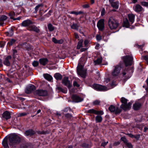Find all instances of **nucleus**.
I'll return each instance as SVG.
<instances>
[{
  "label": "nucleus",
  "mask_w": 148,
  "mask_h": 148,
  "mask_svg": "<svg viewBox=\"0 0 148 148\" xmlns=\"http://www.w3.org/2000/svg\"><path fill=\"white\" fill-rule=\"evenodd\" d=\"M9 144L10 145L13 146L18 144L20 142V138L17 135L13 134L8 137Z\"/></svg>",
  "instance_id": "obj_1"
},
{
  "label": "nucleus",
  "mask_w": 148,
  "mask_h": 148,
  "mask_svg": "<svg viewBox=\"0 0 148 148\" xmlns=\"http://www.w3.org/2000/svg\"><path fill=\"white\" fill-rule=\"evenodd\" d=\"M108 25L110 29H116L119 26V24L117 20L111 17L108 20Z\"/></svg>",
  "instance_id": "obj_2"
},
{
  "label": "nucleus",
  "mask_w": 148,
  "mask_h": 148,
  "mask_svg": "<svg viewBox=\"0 0 148 148\" xmlns=\"http://www.w3.org/2000/svg\"><path fill=\"white\" fill-rule=\"evenodd\" d=\"M126 66L131 65L133 60V58L129 55L123 56L122 58Z\"/></svg>",
  "instance_id": "obj_3"
},
{
  "label": "nucleus",
  "mask_w": 148,
  "mask_h": 148,
  "mask_svg": "<svg viewBox=\"0 0 148 148\" xmlns=\"http://www.w3.org/2000/svg\"><path fill=\"white\" fill-rule=\"evenodd\" d=\"M92 87L94 89L99 91L106 90H107L106 87L96 84H93Z\"/></svg>",
  "instance_id": "obj_4"
},
{
  "label": "nucleus",
  "mask_w": 148,
  "mask_h": 148,
  "mask_svg": "<svg viewBox=\"0 0 148 148\" xmlns=\"http://www.w3.org/2000/svg\"><path fill=\"white\" fill-rule=\"evenodd\" d=\"M36 94L40 96H45L47 95V92L46 90H37L34 92Z\"/></svg>",
  "instance_id": "obj_5"
},
{
  "label": "nucleus",
  "mask_w": 148,
  "mask_h": 148,
  "mask_svg": "<svg viewBox=\"0 0 148 148\" xmlns=\"http://www.w3.org/2000/svg\"><path fill=\"white\" fill-rule=\"evenodd\" d=\"M114 67V69L112 72V75L114 76H117L119 74L121 68L118 65L115 66Z\"/></svg>",
  "instance_id": "obj_6"
},
{
  "label": "nucleus",
  "mask_w": 148,
  "mask_h": 148,
  "mask_svg": "<svg viewBox=\"0 0 148 148\" xmlns=\"http://www.w3.org/2000/svg\"><path fill=\"white\" fill-rule=\"evenodd\" d=\"M62 83L69 88L71 86V84L69 80V78L67 77H65L62 81Z\"/></svg>",
  "instance_id": "obj_7"
},
{
  "label": "nucleus",
  "mask_w": 148,
  "mask_h": 148,
  "mask_svg": "<svg viewBox=\"0 0 148 148\" xmlns=\"http://www.w3.org/2000/svg\"><path fill=\"white\" fill-rule=\"evenodd\" d=\"M27 29L29 31H34L37 33H39L40 32V29L34 25H30L29 26L27 27Z\"/></svg>",
  "instance_id": "obj_8"
},
{
  "label": "nucleus",
  "mask_w": 148,
  "mask_h": 148,
  "mask_svg": "<svg viewBox=\"0 0 148 148\" xmlns=\"http://www.w3.org/2000/svg\"><path fill=\"white\" fill-rule=\"evenodd\" d=\"M121 140L123 142L127 148H133V145L131 143L129 142L125 137H122L121 138Z\"/></svg>",
  "instance_id": "obj_9"
},
{
  "label": "nucleus",
  "mask_w": 148,
  "mask_h": 148,
  "mask_svg": "<svg viewBox=\"0 0 148 148\" xmlns=\"http://www.w3.org/2000/svg\"><path fill=\"white\" fill-rule=\"evenodd\" d=\"M104 20L103 19H100L98 22L97 24V26L100 31H102L104 27Z\"/></svg>",
  "instance_id": "obj_10"
},
{
  "label": "nucleus",
  "mask_w": 148,
  "mask_h": 148,
  "mask_svg": "<svg viewBox=\"0 0 148 148\" xmlns=\"http://www.w3.org/2000/svg\"><path fill=\"white\" fill-rule=\"evenodd\" d=\"M132 103L131 102H129L126 104H122L121 106V108L125 111L129 110L131 108Z\"/></svg>",
  "instance_id": "obj_11"
},
{
  "label": "nucleus",
  "mask_w": 148,
  "mask_h": 148,
  "mask_svg": "<svg viewBox=\"0 0 148 148\" xmlns=\"http://www.w3.org/2000/svg\"><path fill=\"white\" fill-rule=\"evenodd\" d=\"M33 24V22L29 19L23 21L21 23V25L23 27H28L30 25Z\"/></svg>",
  "instance_id": "obj_12"
},
{
  "label": "nucleus",
  "mask_w": 148,
  "mask_h": 148,
  "mask_svg": "<svg viewBox=\"0 0 148 148\" xmlns=\"http://www.w3.org/2000/svg\"><path fill=\"white\" fill-rule=\"evenodd\" d=\"M12 59V57L9 56L6 57L3 62V64L7 66H10V62Z\"/></svg>",
  "instance_id": "obj_13"
},
{
  "label": "nucleus",
  "mask_w": 148,
  "mask_h": 148,
  "mask_svg": "<svg viewBox=\"0 0 148 148\" xmlns=\"http://www.w3.org/2000/svg\"><path fill=\"white\" fill-rule=\"evenodd\" d=\"M35 89L36 87L30 84L27 88L25 92L29 94L35 90Z\"/></svg>",
  "instance_id": "obj_14"
},
{
  "label": "nucleus",
  "mask_w": 148,
  "mask_h": 148,
  "mask_svg": "<svg viewBox=\"0 0 148 148\" xmlns=\"http://www.w3.org/2000/svg\"><path fill=\"white\" fill-rule=\"evenodd\" d=\"M71 98L74 101L76 102H80L83 100L82 98L76 95H73L71 97Z\"/></svg>",
  "instance_id": "obj_15"
},
{
  "label": "nucleus",
  "mask_w": 148,
  "mask_h": 148,
  "mask_svg": "<svg viewBox=\"0 0 148 148\" xmlns=\"http://www.w3.org/2000/svg\"><path fill=\"white\" fill-rule=\"evenodd\" d=\"M2 116L3 118L8 120L11 118L10 113L8 111H6L2 114Z\"/></svg>",
  "instance_id": "obj_16"
},
{
  "label": "nucleus",
  "mask_w": 148,
  "mask_h": 148,
  "mask_svg": "<svg viewBox=\"0 0 148 148\" xmlns=\"http://www.w3.org/2000/svg\"><path fill=\"white\" fill-rule=\"evenodd\" d=\"M48 61V60L47 58H41L39 60L40 64L43 66L45 65Z\"/></svg>",
  "instance_id": "obj_17"
},
{
  "label": "nucleus",
  "mask_w": 148,
  "mask_h": 148,
  "mask_svg": "<svg viewBox=\"0 0 148 148\" xmlns=\"http://www.w3.org/2000/svg\"><path fill=\"white\" fill-rule=\"evenodd\" d=\"M35 133V131L32 129H29L26 131L25 132V134L27 136H31Z\"/></svg>",
  "instance_id": "obj_18"
},
{
  "label": "nucleus",
  "mask_w": 148,
  "mask_h": 148,
  "mask_svg": "<svg viewBox=\"0 0 148 148\" xmlns=\"http://www.w3.org/2000/svg\"><path fill=\"white\" fill-rule=\"evenodd\" d=\"M56 90L58 91V92H62L66 93L67 92V89L66 88H63L59 86H57Z\"/></svg>",
  "instance_id": "obj_19"
},
{
  "label": "nucleus",
  "mask_w": 148,
  "mask_h": 148,
  "mask_svg": "<svg viewBox=\"0 0 148 148\" xmlns=\"http://www.w3.org/2000/svg\"><path fill=\"white\" fill-rule=\"evenodd\" d=\"M86 69H84L82 70L81 71L77 73L78 74L80 75L81 77L85 78L86 73Z\"/></svg>",
  "instance_id": "obj_20"
},
{
  "label": "nucleus",
  "mask_w": 148,
  "mask_h": 148,
  "mask_svg": "<svg viewBox=\"0 0 148 148\" xmlns=\"http://www.w3.org/2000/svg\"><path fill=\"white\" fill-rule=\"evenodd\" d=\"M135 11L137 12H140L144 10L143 8L139 5L137 4L135 6Z\"/></svg>",
  "instance_id": "obj_21"
},
{
  "label": "nucleus",
  "mask_w": 148,
  "mask_h": 148,
  "mask_svg": "<svg viewBox=\"0 0 148 148\" xmlns=\"http://www.w3.org/2000/svg\"><path fill=\"white\" fill-rule=\"evenodd\" d=\"M2 144L4 148H9L7 138H5L3 139Z\"/></svg>",
  "instance_id": "obj_22"
},
{
  "label": "nucleus",
  "mask_w": 148,
  "mask_h": 148,
  "mask_svg": "<svg viewBox=\"0 0 148 148\" xmlns=\"http://www.w3.org/2000/svg\"><path fill=\"white\" fill-rule=\"evenodd\" d=\"M21 148H32V145L29 143H26L22 144Z\"/></svg>",
  "instance_id": "obj_23"
},
{
  "label": "nucleus",
  "mask_w": 148,
  "mask_h": 148,
  "mask_svg": "<svg viewBox=\"0 0 148 148\" xmlns=\"http://www.w3.org/2000/svg\"><path fill=\"white\" fill-rule=\"evenodd\" d=\"M112 6L116 9H117L119 8V3L117 1L116 2H114L113 1L110 2Z\"/></svg>",
  "instance_id": "obj_24"
},
{
  "label": "nucleus",
  "mask_w": 148,
  "mask_h": 148,
  "mask_svg": "<svg viewBox=\"0 0 148 148\" xmlns=\"http://www.w3.org/2000/svg\"><path fill=\"white\" fill-rule=\"evenodd\" d=\"M141 106V104L139 103H135L133 105V108L135 110H138Z\"/></svg>",
  "instance_id": "obj_25"
},
{
  "label": "nucleus",
  "mask_w": 148,
  "mask_h": 148,
  "mask_svg": "<svg viewBox=\"0 0 148 148\" xmlns=\"http://www.w3.org/2000/svg\"><path fill=\"white\" fill-rule=\"evenodd\" d=\"M128 16L129 21L132 23H133L134 20V15L132 14H130L128 15Z\"/></svg>",
  "instance_id": "obj_26"
},
{
  "label": "nucleus",
  "mask_w": 148,
  "mask_h": 148,
  "mask_svg": "<svg viewBox=\"0 0 148 148\" xmlns=\"http://www.w3.org/2000/svg\"><path fill=\"white\" fill-rule=\"evenodd\" d=\"M23 48L26 49L28 50L31 49L32 48V47L30 46L27 43H24L23 44Z\"/></svg>",
  "instance_id": "obj_27"
},
{
  "label": "nucleus",
  "mask_w": 148,
  "mask_h": 148,
  "mask_svg": "<svg viewBox=\"0 0 148 148\" xmlns=\"http://www.w3.org/2000/svg\"><path fill=\"white\" fill-rule=\"evenodd\" d=\"M102 120V118L101 116L98 115L95 117V121L96 123H101Z\"/></svg>",
  "instance_id": "obj_28"
},
{
  "label": "nucleus",
  "mask_w": 148,
  "mask_h": 148,
  "mask_svg": "<svg viewBox=\"0 0 148 148\" xmlns=\"http://www.w3.org/2000/svg\"><path fill=\"white\" fill-rule=\"evenodd\" d=\"M54 77L57 80H60L62 79V76L59 73H57L55 74Z\"/></svg>",
  "instance_id": "obj_29"
},
{
  "label": "nucleus",
  "mask_w": 148,
  "mask_h": 148,
  "mask_svg": "<svg viewBox=\"0 0 148 148\" xmlns=\"http://www.w3.org/2000/svg\"><path fill=\"white\" fill-rule=\"evenodd\" d=\"M43 76L46 79L49 81H51L52 79V77L48 74H44Z\"/></svg>",
  "instance_id": "obj_30"
},
{
  "label": "nucleus",
  "mask_w": 148,
  "mask_h": 148,
  "mask_svg": "<svg viewBox=\"0 0 148 148\" xmlns=\"http://www.w3.org/2000/svg\"><path fill=\"white\" fill-rule=\"evenodd\" d=\"M102 61L101 58H98L96 60L94 61V63L95 65L99 64L101 63Z\"/></svg>",
  "instance_id": "obj_31"
},
{
  "label": "nucleus",
  "mask_w": 148,
  "mask_h": 148,
  "mask_svg": "<svg viewBox=\"0 0 148 148\" xmlns=\"http://www.w3.org/2000/svg\"><path fill=\"white\" fill-rule=\"evenodd\" d=\"M123 25L124 26L127 27H129L130 24L128 21L127 18H126L123 21Z\"/></svg>",
  "instance_id": "obj_32"
},
{
  "label": "nucleus",
  "mask_w": 148,
  "mask_h": 148,
  "mask_svg": "<svg viewBox=\"0 0 148 148\" xmlns=\"http://www.w3.org/2000/svg\"><path fill=\"white\" fill-rule=\"evenodd\" d=\"M116 107L113 105H111L108 108L109 110L111 112H114L116 110Z\"/></svg>",
  "instance_id": "obj_33"
},
{
  "label": "nucleus",
  "mask_w": 148,
  "mask_h": 148,
  "mask_svg": "<svg viewBox=\"0 0 148 148\" xmlns=\"http://www.w3.org/2000/svg\"><path fill=\"white\" fill-rule=\"evenodd\" d=\"M48 27L49 30L50 32L53 31L54 29V27L51 23L48 24Z\"/></svg>",
  "instance_id": "obj_34"
},
{
  "label": "nucleus",
  "mask_w": 148,
  "mask_h": 148,
  "mask_svg": "<svg viewBox=\"0 0 148 148\" xmlns=\"http://www.w3.org/2000/svg\"><path fill=\"white\" fill-rule=\"evenodd\" d=\"M8 15L10 18L13 20L14 18V17L15 16V14L14 12L12 11L9 13Z\"/></svg>",
  "instance_id": "obj_35"
},
{
  "label": "nucleus",
  "mask_w": 148,
  "mask_h": 148,
  "mask_svg": "<svg viewBox=\"0 0 148 148\" xmlns=\"http://www.w3.org/2000/svg\"><path fill=\"white\" fill-rule=\"evenodd\" d=\"M83 40H80L78 42L77 45V49H80L81 47L82 46V44Z\"/></svg>",
  "instance_id": "obj_36"
},
{
  "label": "nucleus",
  "mask_w": 148,
  "mask_h": 148,
  "mask_svg": "<svg viewBox=\"0 0 148 148\" xmlns=\"http://www.w3.org/2000/svg\"><path fill=\"white\" fill-rule=\"evenodd\" d=\"M64 116L68 120L71 119L72 117V116L69 113L64 114Z\"/></svg>",
  "instance_id": "obj_37"
},
{
  "label": "nucleus",
  "mask_w": 148,
  "mask_h": 148,
  "mask_svg": "<svg viewBox=\"0 0 148 148\" xmlns=\"http://www.w3.org/2000/svg\"><path fill=\"white\" fill-rule=\"evenodd\" d=\"M127 70H124V71L122 72L121 75L123 77H124L125 78H128V76L127 75Z\"/></svg>",
  "instance_id": "obj_38"
},
{
  "label": "nucleus",
  "mask_w": 148,
  "mask_h": 148,
  "mask_svg": "<svg viewBox=\"0 0 148 148\" xmlns=\"http://www.w3.org/2000/svg\"><path fill=\"white\" fill-rule=\"evenodd\" d=\"M16 40L14 39H11L10 41L8 42V44L9 46H11L14 43Z\"/></svg>",
  "instance_id": "obj_39"
},
{
  "label": "nucleus",
  "mask_w": 148,
  "mask_h": 148,
  "mask_svg": "<svg viewBox=\"0 0 148 148\" xmlns=\"http://www.w3.org/2000/svg\"><path fill=\"white\" fill-rule=\"evenodd\" d=\"M121 101L122 104H126L127 103V100L124 97H122L121 99Z\"/></svg>",
  "instance_id": "obj_40"
},
{
  "label": "nucleus",
  "mask_w": 148,
  "mask_h": 148,
  "mask_svg": "<svg viewBox=\"0 0 148 148\" xmlns=\"http://www.w3.org/2000/svg\"><path fill=\"white\" fill-rule=\"evenodd\" d=\"M71 27L72 29H78V26L76 24L73 23V25L71 26Z\"/></svg>",
  "instance_id": "obj_41"
},
{
  "label": "nucleus",
  "mask_w": 148,
  "mask_h": 148,
  "mask_svg": "<svg viewBox=\"0 0 148 148\" xmlns=\"http://www.w3.org/2000/svg\"><path fill=\"white\" fill-rule=\"evenodd\" d=\"M81 146L83 148H90L91 147L88 144L86 143L82 144L81 145Z\"/></svg>",
  "instance_id": "obj_42"
},
{
  "label": "nucleus",
  "mask_w": 148,
  "mask_h": 148,
  "mask_svg": "<svg viewBox=\"0 0 148 148\" xmlns=\"http://www.w3.org/2000/svg\"><path fill=\"white\" fill-rule=\"evenodd\" d=\"M17 55V51L15 49L13 50V57L14 58H15L16 57V55Z\"/></svg>",
  "instance_id": "obj_43"
},
{
  "label": "nucleus",
  "mask_w": 148,
  "mask_h": 148,
  "mask_svg": "<svg viewBox=\"0 0 148 148\" xmlns=\"http://www.w3.org/2000/svg\"><path fill=\"white\" fill-rule=\"evenodd\" d=\"M13 34V32L12 29H11L9 32L6 33V35L7 36H11Z\"/></svg>",
  "instance_id": "obj_44"
},
{
  "label": "nucleus",
  "mask_w": 148,
  "mask_h": 148,
  "mask_svg": "<svg viewBox=\"0 0 148 148\" xmlns=\"http://www.w3.org/2000/svg\"><path fill=\"white\" fill-rule=\"evenodd\" d=\"M87 112L88 113L91 114H95L96 112V110L94 109H91L87 111Z\"/></svg>",
  "instance_id": "obj_45"
},
{
  "label": "nucleus",
  "mask_w": 148,
  "mask_h": 148,
  "mask_svg": "<svg viewBox=\"0 0 148 148\" xmlns=\"http://www.w3.org/2000/svg\"><path fill=\"white\" fill-rule=\"evenodd\" d=\"M84 69L82 65H80L78 66L77 68V72L81 71L82 70Z\"/></svg>",
  "instance_id": "obj_46"
},
{
  "label": "nucleus",
  "mask_w": 148,
  "mask_h": 148,
  "mask_svg": "<svg viewBox=\"0 0 148 148\" xmlns=\"http://www.w3.org/2000/svg\"><path fill=\"white\" fill-rule=\"evenodd\" d=\"M116 110L115 111V113L116 114H119L120 113L121 110L118 107H116Z\"/></svg>",
  "instance_id": "obj_47"
},
{
  "label": "nucleus",
  "mask_w": 148,
  "mask_h": 148,
  "mask_svg": "<svg viewBox=\"0 0 148 148\" xmlns=\"http://www.w3.org/2000/svg\"><path fill=\"white\" fill-rule=\"evenodd\" d=\"M71 13L72 14H74L76 15H77L78 14H83V12L81 11H79V12H77L74 11H73L71 12Z\"/></svg>",
  "instance_id": "obj_48"
},
{
  "label": "nucleus",
  "mask_w": 148,
  "mask_h": 148,
  "mask_svg": "<svg viewBox=\"0 0 148 148\" xmlns=\"http://www.w3.org/2000/svg\"><path fill=\"white\" fill-rule=\"evenodd\" d=\"M100 103V101L99 100H96L94 101L93 103V104L94 105H99Z\"/></svg>",
  "instance_id": "obj_49"
},
{
  "label": "nucleus",
  "mask_w": 148,
  "mask_h": 148,
  "mask_svg": "<svg viewBox=\"0 0 148 148\" xmlns=\"http://www.w3.org/2000/svg\"><path fill=\"white\" fill-rule=\"evenodd\" d=\"M72 111V110L70 107H67L65 108L63 110V111L65 112H67Z\"/></svg>",
  "instance_id": "obj_50"
},
{
  "label": "nucleus",
  "mask_w": 148,
  "mask_h": 148,
  "mask_svg": "<svg viewBox=\"0 0 148 148\" xmlns=\"http://www.w3.org/2000/svg\"><path fill=\"white\" fill-rule=\"evenodd\" d=\"M7 18V16L5 15H2L0 17V20L4 21Z\"/></svg>",
  "instance_id": "obj_51"
},
{
  "label": "nucleus",
  "mask_w": 148,
  "mask_h": 148,
  "mask_svg": "<svg viewBox=\"0 0 148 148\" xmlns=\"http://www.w3.org/2000/svg\"><path fill=\"white\" fill-rule=\"evenodd\" d=\"M103 111H99L96 110V112L95 113V114L97 115H103Z\"/></svg>",
  "instance_id": "obj_52"
},
{
  "label": "nucleus",
  "mask_w": 148,
  "mask_h": 148,
  "mask_svg": "<svg viewBox=\"0 0 148 148\" xmlns=\"http://www.w3.org/2000/svg\"><path fill=\"white\" fill-rule=\"evenodd\" d=\"M141 5L143 6L147 7L148 6V2H140Z\"/></svg>",
  "instance_id": "obj_53"
},
{
  "label": "nucleus",
  "mask_w": 148,
  "mask_h": 148,
  "mask_svg": "<svg viewBox=\"0 0 148 148\" xmlns=\"http://www.w3.org/2000/svg\"><path fill=\"white\" fill-rule=\"evenodd\" d=\"M38 62L36 61H34L32 63V65L34 67L37 66L38 65Z\"/></svg>",
  "instance_id": "obj_54"
},
{
  "label": "nucleus",
  "mask_w": 148,
  "mask_h": 148,
  "mask_svg": "<svg viewBox=\"0 0 148 148\" xmlns=\"http://www.w3.org/2000/svg\"><path fill=\"white\" fill-rule=\"evenodd\" d=\"M43 5L42 4H39L36 6L35 8V10L36 12H37L38 8L40 7H42Z\"/></svg>",
  "instance_id": "obj_55"
},
{
  "label": "nucleus",
  "mask_w": 148,
  "mask_h": 148,
  "mask_svg": "<svg viewBox=\"0 0 148 148\" xmlns=\"http://www.w3.org/2000/svg\"><path fill=\"white\" fill-rule=\"evenodd\" d=\"M73 85L74 86H76L77 87H79V85L77 83L76 81H74L73 82Z\"/></svg>",
  "instance_id": "obj_56"
},
{
  "label": "nucleus",
  "mask_w": 148,
  "mask_h": 148,
  "mask_svg": "<svg viewBox=\"0 0 148 148\" xmlns=\"http://www.w3.org/2000/svg\"><path fill=\"white\" fill-rule=\"evenodd\" d=\"M28 113L25 112L20 113L19 114V116H25L27 115Z\"/></svg>",
  "instance_id": "obj_57"
},
{
  "label": "nucleus",
  "mask_w": 148,
  "mask_h": 148,
  "mask_svg": "<svg viewBox=\"0 0 148 148\" xmlns=\"http://www.w3.org/2000/svg\"><path fill=\"white\" fill-rule=\"evenodd\" d=\"M140 137L139 134L135 135H134V138H136L137 140H138Z\"/></svg>",
  "instance_id": "obj_58"
},
{
  "label": "nucleus",
  "mask_w": 148,
  "mask_h": 148,
  "mask_svg": "<svg viewBox=\"0 0 148 148\" xmlns=\"http://www.w3.org/2000/svg\"><path fill=\"white\" fill-rule=\"evenodd\" d=\"M5 45V43L3 41L0 42V47H3Z\"/></svg>",
  "instance_id": "obj_59"
},
{
  "label": "nucleus",
  "mask_w": 148,
  "mask_h": 148,
  "mask_svg": "<svg viewBox=\"0 0 148 148\" xmlns=\"http://www.w3.org/2000/svg\"><path fill=\"white\" fill-rule=\"evenodd\" d=\"M82 6L84 8H88L89 7V5L88 4H85L83 5Z\"/></svg>",
  "instance_id": "obj_60"
},
{
  "label": "nucleus",
  "mask_w": 148,
  "mask_h": 148,
  "mask_svg": "<svg viewBox=\"0 0 148 148\" xmlns=\"http://www.w3.org/2000/svg\"><path fill=\"white\" fill-rule=\"evenodd\" d=\"M108 143V141H107L106 142H102L101 144V145L102 146L104 147L106 145H107V143Z\"/></svg>",
  "instance_id": "obj_61"
},
{
  "label": "nucleus",
  "mask_w": 148,
  "mask_h": 148,
  "mask_svg": "<svg viewBox=\"0 0 148 148\" xmlns=\"http://www.w3.org/2000/svg\"><path fill=\"white\" fill-rule=\"evenodd\" d=\"M96 38L98 40H100L101 39V37L100 35H97L96 36Z\"/></svg>",
  "instance_id": "obj_62"
},
{
  "label": "nucleus",
  "mask_w": 148,
  "mask_h": 148,
  "mask_svg": "<svg viewBox=\"0 0 148 148\" xmlns=\"http://www.w3.org/2000/svg\"><path fill=\"white\" fill-rule=\"evenodd\" d=\"M63 42V40L61 39L60 40H57V43L59 44H62Z\"/></svg>",
  "instance_id": "obj_63"
},
{
  "label": "nucleus",
  "mask_w": 148,
  "mask_h": 148,
  "mask_svg": "<svg viewBox=\"0 0 148 148\" xmlns=\"http://www.w3.org/2000/svg\"><path fill=\"white\" fill-rule=\"evenodd\" d=\"M126 134L127 135L130 137L131 138H134V135H133L131 134L127 133V134Z\"/></svg>",
  "instance_id": "obj_64"
}]
</instances>
